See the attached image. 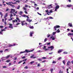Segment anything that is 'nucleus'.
Returning <instances> with one entry per match:
<instances>
[{
    "mask_svg": "<svg viewBox=\"0 0 73 73\" xmlns=\"http://www.w3.org/2000/svg\"><path fill=\"white\" fill-rule=\"evenodd\" d=\"M45 12H46V13H47V14L48 15H49V14L48 13H52L53 12V11L52 10H51L50 11V12L48 10H45Z\"/></svg>",
    "mask_w": 73,
    "mask_h": 73,
    "instance_id": "f257e3e1",
    "label": "nucleus"
},
{
    "mask_svg": "<svg viewBox=\"0 0 73 73\" xmlns=\"http://www.w3.org/2000/svg\"><path fill=\"white\" fill-rule=\"evenodd\" d=\"M25 21H21V23L22 24V25L23 26V25H25V24H26V25H27V23H25Z\"/></svg>",
    "mask_w": 73,
    "mask_h": 73,
    "instance_id": "f03ea898",
    "label": "nucleus"
},
{
    "mask_svg": "<svg viewBox=\"0 0 73 73\" xmlns=\"http://www.w3.org/2000/svg\"><path fill=\"white\" fill-rule=\"evenodd\" d=\"M35 50V49H33L30 51H29L27 50V49H26L25 50V52H26V53H29V52H33V50Z\"/></svg>",
    "mask_w": 73,
    "mask_h": 73,
    "instance_id": "7ed1b4c3",
    "label": "nucleus"
},
{
    "mask_svg": "<svg viewBox=\"0 0 73 73\" xmlns=\"http://www.w3.org/2000/svg\"><path fill=\"white\" fill-rule=\"evenodd\" d=\"M9 28H11V29H13V26L12 24H9Z\"/></svg>",
    "mask_w": 73,
    "mask_h": 73,
    "instance_id": "20e7f679",
    "label": "nucleus"
},
{
    "mask_svg": "<svg viewBox=\"0 0 73 73\" xmlns=\"http://www.w3.org/2000/svg\"><path fill=\"white\" fill-rule=\"evenodd\" d=\"M15 9H11V11L10 12L11 13H14V12H15Z\"/></svg>",
    "mask_w": 73,
    "mask_h": 73,
    "instance_id": "39448f33",
    "label": "nucleus"
},
{
    "mask_svg": "<svg viewBox=\"0 0 73 73\" xmlns=\"http://www.w3.org/2000/svg\"><path fill=\"white\" fill-rule=\"evenodd\" d=\"M54 48V47L53 46H48V49H51V50H53V49Z\"/></svg>",
    "mask_w": 73,
    "mask_h": 73,
    "instance_id": "423d86ee",
    "label": "nucleus"
},
{
    "mask_svg": "<svg viewBox=\"0 0 73 73\" xmlns=\"http://www.w3.org/2000/svg\"><path fill=\"white\" fill-rule=\"evenodd\" d=\"M59 7H60V6H59V5L56 6V8L55 9V11H57V9L59 8Z\"/></svg>",
    "mask_w": 73,
    "mask_h": 73,
    "instance_id": "0eeeda50",
    "label": "nucleus"
},
{
    "mask_svg": "<svg viewBox=\"0 0 73 73\" xmlns=\"http://www.w3.org/2000/svg\"><path fill=\"white\" fill-rule=\"evenodd\" d=\"M11 19H9V21H11V20H12V18H11V17H13V15L12 14H11L10 16Z\"/></svg>",
    "mask_w": 73,
    "mask_h": 73,
    "instance_id": "6e6552de",
    "label": "nucleus"
},
{
    "mask_svg": "<svg viewBox=\"0 0 73 73\" xmlns=\"http://www.w3.org/2000/svg\"><path fill=\"white\" fill-rule=\"evenodd\" d=\"M63 51V50L59 49L58 51V53H60L62 52Z\"/></svg>",
    "mask_w": 73,
    "mask_h": 73,
    "instance_id": "1a4fd4ad",
    "label": "nucleus"
},
{
    "mask_svg": "<svg viewBox=\"0 0 73 73\" xmlns=\"http://www.w3.org/2000/svg\"><path fill=\"white\" fill-rule=\"evenodd\" d=\"M68 25L70 27H72L73 25H72V23H69L68 24Z\"/></svg>",
    "mask_w": 73,
    "mask_h": 73,
    "instance_id": "9d476101",
    "label": "nucleus"
},
{
    "mask_svg": "<svg viewBox=\"0 0 73 73\" xmlns=\"http://www.w3.org/2000/svg\"><path fill=\"white\" fill-rule=\"evenodd\" d=\"M7 27H5L4 28V29H1V31H2V32H3V31H6V30H5V29H7Z\"/></svg>",
    "mask_w": 73,
    "mask_h": 73,
    "instance_id": "9b49d317",
    "label": "nucleus"
},
{
    "mask_svg": "<svg viewBox=\"0 0 73 73\" xmlns=\"http://www.w3.org/2000/svg\"><path fill=\"white\" fill-rule=\"evenodd\" d=\"M72 35H73V33H69L68 34V36H72Z\"/></svg>",
    "mask_w": 73,
    "mask_h": 73,
    "instance_id": "f8f14e48",
    "label": "nucleus"
},
{
    "mask_svg": "<svg viewBox=\"0 0 73 73\" xmlns=\"http://www.w3.org/2000/svg\"><path fill=\"white\" fill-rule=\"evenodd\" d=\"M34 56V55H33L32 56H31V57H30V58H36V57H33Z\"/></svg>",
    "mask_w": 73,
    "mask_h": 73,
    "instance_id": "ddd939ff",
    "label": "nucleus"
},
{
    "mask_svg": "<svg viewBox=\"0 0 73 73\" xmlns=\"http://www.w3.org/2000/svg\"><path fill=\"white\" fill-rule=\"evenodd\" d=\"M33 32H31L30 33V36H33L32 34H33Z\"/></svg>",
    "mask_w": 73,
    "mask_h": 73,
    "instance_id": "4468645a",
    "label": "nucleus"
},
{
    "mask_svg": "<svg viewBox=\"0 0 73 73\" xmlns=\"http://www.w3.org/2000/svg\"><path fill=\"white\" fill-rule=\"evenodd\" d=\"M49 9V8H52V5H48L47 7Z\"/></svg>",
    "mask_w": 73,
    "mask_h": 73,
    "instance_id": "2eb2a0df",
    "label": "nucleus"
},
{
    "mask_svg": "<svg viewBox=\"0 0 73 73\" xmlns=\"http://www.w3.org/2000/svg\"><path fill=\"white\" fill-rule=\"evenodd\" d=\"M72 5H67V6H66V7H72Z\"/></svg>",
    "mask_w": 73,
    "mask_h": 73,
    "instance_id": "dca6fc26",
    "label": "nucleus"
},
{
    "mask_svg": "<svg viewBox=\"0 0 73 73\" xmlns=\"http://www.w3.org/2000/svg\"><path fill=\"white\" fill-rule=\"evenodd\" d=\"M29 28L30 29H34V27L33 26L29 27Z\"/></svg>",
    "mask_w": 73,
    "mask_h": 73,
    "instance_id": "f3484780",
    "label": "nucleus"
},
{
    "mask_svg": "<svg viewBox=\"0 0 73 73\" xmlns=\"http://www.w3.org/2000/svg\"><path fill=\"white\" fill-rule=\"evenodd\" d=\"M55 27H56L57 28H60V26L59 25H56L55 26Z\"/></svg>",
    "mask_w": 73,
    "mask_h": 73,
    "instance_id": "a211bd4d",
    "label": "nucleus"
},
{
    "mask_svg": "<svg viewBox=\"0 0 73 73\" xmlns=\"http://www.w3.org/2000/svg\"><path fill=\"white\" fill-rule=\"evenodd\" d=\"M56 32H57L58 33H60V31L59 29H58V30L56 31Z\"/></svg>",
    "mask_w": 73,
    "mask_h": 73,
    "instance_id": "6ab92c4d",
    "label": "nucleus"
},
{
    "mask_svg": "<svg viewBox=\"0 0 73 73\" xmlns=\"http://www.w3.org/2000/svg\"><path fill=\"white\" fill-rule=\"evenodd\" d=\"M10 55H8L6 57V58H8L10 57Z\"/></svg>",
    "mask_w": 73,
    "mask_h": 73,
    "instance_id": "aec40b11",
    "label": "nucleus"
},
{
    "mask_svg": "<svg viewBox=\"0 0 73 73\" xmlns=\"http://www.w3.org/2000/svg\"><path fill=\"white\" fill-rule=\"evenodd\" d=\"M54 29L55 30V31H56L57 30V28L56 27V26H55L54 27Z\"/></svg>",
    "mask_w": 73,
    "mask_h": 73,
    "instance_id": "412c9836",
    "label": "nucleus"
},
{
    "mask_svg": "<svg viewBox=\"0 0 73 73\" xmlns=\"http://www.w3.org/2000/svg\"><path fill=\"white\" fill-rule=\"evenodd\" d=\"M53 68H51L50 69V71L51 72V73H53Z\"/></svg>",
    "mask_w": 73,
    "mask_h": 73,
    "instance_id": "4be33fe9",
    "label": "nucleus"
},
{
    "mask_svg": "<svg viewBox=\"0 0 73 73\" xmlns=\"http://www.w3.org/2000/svg\"><path fill=\"white\" fill-rule=\"evenodd\" d=\"M22 62L23 61H22V60H21L18 62V64H20V63H21V62Z\"/></svg>",
    "mask_w": 73,
    "mask_h": 73,
    "instance_id": "5701e85b",
    "label": "nucleus"
},
{
    "mask_svg": "<svg viewBox=\"0 0 73 73\" xmlns=\"http://www.w3.org/2000/svg\"><path fill=\"white\" fill-rule=\"evenodd\" d=\"M7 16H8V13H7L5 14V16L4 17H7Z\"/></svg>",
    "mask_w": 73,
    "mask_h": 73,
    "instance_id": "b1692460",
    "label": "nucleus"
},
{
    "mask_svg": "<svg viewBox=\"0 0 73 73\" xmlns=\"http://www.w3.org/2000/svg\"><path fill=\"white\" fill-rule=\"evenodd\" d=\"M20 5H18V7H17V9H20Z\"/></svg>",
    "mask_w": 73,
    "mask_h": 73,
    "instance_id": "393cba45",
    "label": "nucleus"
},
{
    "mask_svg": "<svg viewBox=\"0 0 73 73\" xmlns=\"http://www.w3.org/2000/svg\"><path fill=\"white\" fill-rule=\"evenodd\" d=\"M25 51H23V52H20V54H21V53H25Z\"/></svg>",
    "mask_w": 73,
    "mask_h": 73,
    "instance_id": "a878e982",
    "label": "nucleus"
},
{
    "mask_svg": "<svg viewBox=\"0 0 73 73\" xmlns=\"http://www.w3.org/2000/svg\"><path fill=\"white\" fill-rule=\"evenodd\" d=\"M28 66H26L24 67V69H28Z\"/></svg>",
    "mask_w": 73,
    "mask_h": 73,
    "instance_id": "bb28decb",
    "label": "nucleus"
},
{
    "mask_svg": "<svg viewBox=\"0 0 73 73\" xmlns=\"http://www.w3.org/2000/svg\"><path fill=\"white\" fill-rule=\"evenodd\" d=\"M63 53L64 54H68V52H63Z\"/></svg>",
    "mask_w": 73,
    "mask_h": 73,
    "instance_id": "cd10ccee",
    "label": "nucleus"
},
{
    "mask_svg": "<svg viewBox=\"0 0 73 73\" xmlns=\"http://www.w3.org/2000/svg\"><path fill=\"white\" fill-rule=\"evenodd\" d=\"M10 61H11V60H7L6 61V62H10Z\"/></svg>",
    "mask_w": 73,
    "mask_h": 73,
    "instance_id": "c85d7f7f",
    "label": "nucleus"
},
{
    "mask_svg": "<svg viewBox=\"0 0 73 73\" xmlns=\"http://www.w3.org/2000/svg\"><path fill=\"white\" fill-rule=\"evenodd\" d=\"M49 19V17H47L46 18H44V20H48Z\"/></svg>",
    "mask_w": 73,
    "mask_h": 73,
    "instance_id": "c756f323",
    "label": "nucleus"
},
{
    "mask_svg": "<svg viewBox=\"0 0 73 73\" xmlns=\"http://www.w3.org/2000/svg\"><path fill=\"white\" fill-rule=\"evenodd\" d=\"M38 61H42V59L39 58L38 59Z\"/></svg>",
    "mask_w": 73,
    "mask_h": 73,
    "instance_id": "7c9ffc66",
    "label": "nucleus"
},
{
    "mask_svg": "<svg viewBox=\"0 0 73 73\" xmlns=\"http://www.w3.org/2000/svg\"><path fill=\"white\" fill-rule=\"evenodd\" d=\"M13 45H11V44H9V47H11V46H13Z\"/></svg>",
    "mask_w": 73,
    "mask_h": 73,
    "instance_id": "2f4dec72",
    "label": "nucleus"
},
{
    "mask_svg": "<svg viewBox=\"0 0 73 73\" xmlns=\"http://www.w3.org/2000/svg\"><path fill=\"white\" fill-rule=\"evenodd\" d=\"M23 9L24 10H25V11H27V9L26 8H25V7H23Z\"/></svg>",
    "mask_w": 73,
    "mask_h": 73,
    "instance_id": "473e14b6",
    "label": "nucleus"
},
{
    "mask_svg": "<svg viewBox=\"0 0 73 73\" xmlns=\"http://www.w3.org/2000/svg\"><path fill=\"white\" fill-rule=\"evenodd\" d=\"M23 14V12L22 11H21L20 12L19 14L20 15H21Z\"/></svg>",
    "mask_w": 73,
    "mask_h": 73,
    "instance_id": "72a5a7b5",
    "label": "nucleus"
},
{
    "mask_svg": "<svg viewBox=\"0 0 73 73\" xmlns=\"http://www.w3.org/2000/svg\"><path fill=\"white\" fill-rule=\"evenodd\" d=\"M53 34V35H55V34H56V32H53L52 33Z\"/></svg>",
    "mask_w": 73,
    "mask_h": 73,
    "instance_id": "f704fd0d",
    "label": "nucleus"
},
{
    "mask_svg": "<svg viewBox=\"0 0 73 73\" xmlns=\"http://www.w3.org/2000/svg\"><path fill=\"white\" fill-rule=\"evenodd\" d=\"M50 35H47V37H48V38H49V37H50Z\"/></svg>",
    "mask_w": 73,
    "mask_h": 73,
    "instance_id": "c9c22d12",
    "label": "nucleus"
},
{
    "mask_svg": "<svg viewBox=\"0 0 73 73\" xmlns=\"http://www.w3.org/2000/svg\"><path fill=\"white\" fill-rule=\"evenodd\" d=\"M10 6H12V8H14L15 7V6L13 5H11Z\"/></svg>",
    "mask_w": 73,
    "mask_h": 73,
    "instance_id": "e433bc0d",
    "label": "nucleus"
},
{
    "mask_svg": "<svg viewBox=\"0 0 73 73\" xmlns=\"http://www.w3.org/2000/svg\"><path fill=\"white\" fill-rule=\"evenodd\" d=\"M25 13H26V14H28V13L27 12V10L25 11Z\"/></svg>",
    "mask_w": 73,
    "mask_h": 73,
    "instance_id": "4c0bfd02",
    "label": "nucleus"
},
{
    "mask_svg": "<svg viewBox=\"0 0 73 73\" xmlns=\"http://www.w3.org/2000/svg\"><path fill=\"white\" fill-rule=\"evenodd\" d=\"M3 27H4V26H0V28H1V29H2V28H3Z\"/></svg>",
    "mask_w": 73,
    "mask_h": 73,
    "instance_id": "58836bf2",
    "label": "nucleus"
},
{
    "mask_svg": "<svg viewBox=\"0 0 73 73\" xmlns=\"http://www.w3.org/2000/svg\"><path fill=\"white\" fill-rule=\"evenodd\" d=\"M47 40V38H46L44 40V42H45Z\"/></svg>",
    "mask_w": 73,
    "mask_h": 73,
    "instance_id": "ea45409f",
    "label": "nucleus"
},
{
    "mask_svg": "<svg viewBox=\"0 0 73 73\" xmlns=\"http://www.w3.org/2000/svg\"><path fill=\"white\" fill-rule=\"evenodd\" d=\"M69 63H70V62L69 61L67 62V65H69Z\"/></svg>",
    "mask_w": 73,
    "mask_h": 73,
    "instance_id": "a19ab883",
    "label": "nucleus"
},
{
    "mask_svg": "<svg viewBox=\"0 0 73 73\" xmlns=\"http://www.w3.org/2000/svg\"><path fill=\"white\" fill-rule=\"evenodd\" d=\"M4 19H5V21H6V20H7V18H6V17H4Z\"/></svg>",
    "mask_w": 73,
    "mask_h": 73,
    "instance_id": "79ce46f5",
    "label": "nucleus"
},
{
    "mask_svg": "<svg viewBox=\"0 0 73 73\" xmlns=\"http://www.w3.org/2000/svg\"><path fill=\"white\" fill-rule=\"evenodd\" d=\"M25 7H26V8H27V7H28V5H26Z\"/></svg>",
    "mask_w": 73,
    "mask_h": 73,
    "instance_id": "37998d69",
    "label": "nucleus"
},
{
    "mask_svg": "<svg viewBox=\"0 0 73 73\" xmlns=\"http://www.w3.org/2000/svg\"><path fill=\"white\" fill-rule=\"evenodd\" d=\"M29 18H27V19H26V21H27L29 22Z\"/></svg>",
    "mask_w": 73,
    "mask_h": 73,
    "instance_id": "c03bdc74",
    "label": "nucleus"
},
{
    "mask_svg": "<svg viewBox=\"0 0 73 73\" xmlns=\"http://www.w3.org/2000/svg\"><path fill=\"white\" fill-rule=\"evenodd\" d=\"M8 3H9V5H10L11 6V5H12V4H11V2H9Z\"/></svg>",
    "mask_w": 73,
    "mask_h": 73,
    "instance_id": "a18cd8bd",
    "label": "nucleus"
},
{
    "mask_svg": "<svg viewBox=\"0 0 73 73\" xmlns=\"http://www.w3.org/2000/svg\"><path fill=\"white\" fill-rule=\"evenodd\" d=\"M63 63L65 65V60H63L62 61Z\"/></svg>",
    "mask_w": 73,
    "mask_h": 73,
    "instance_id": "49530a36",
    "label": "nucleus"
},
{
    "mask_svg": "<svg viewBox=\"0 0 73 73\" xmlns=\"http://www.w3.org/2000/svg\"><path fill=\"white\" fill-rule=\"evenodd\" d=\"M9 9H6V11H9Z\"/></svg>",
    "mask_w": 73,
    "mask_h": 73,
    "instance_id": "de8ad7c7",
    "label": "nucleus"
},
{
    "mask_svg": "<svg viewBox=\"0 0 73 73\" xmlns=\"http://www.w3.org/2000/svg\"><path fill=\"white\" fill-rule=\"evenodd\" d=\"M37 66H38V67L39 66H40V64L39 63L38 64Z\"/></svg>",
    "mask_w": 73,
    "mask_h": 73,
    "instance_id": "09e8293b",
    "label": "nucleus"
},
{
    "mask_svg": "<svg viewBox=\"0 0 73 73\" xmlns=\"http://www.w3.org/2000/svg\"><path fill=\"white\" fill-rule=\"evenodd\" d=\"M27 16H26V15L24 14L23 15V17H25Z\"/></svg>",
    "mask_w": 73,
    "mask_h": 73,
    "instance_id": "8fccbe9b",
    "label": "nucleus"
},
{
    "mask_svg": "<svg viewBox=\"0 0 73 73\" xmlns=\"http://www.w3.org/2000/svg\"><path fill=\"white\" fill-rule=\"evenodd\" d=\"M56 61H54L52 62L53 64H56Z\"/></svg>",
    "mask_w": 73,
    "mask_h": 73,
    "instance_id": "3c124183",
    "label": "nucleus"
},
{
    "mask_svg": "<svg viewBox=\"0 0 73 73\" xmlns=\"http://www.w3.org/2000/svg\"><path fill=\"white\" fill-rule=\"evenodd\" d=\"M46 48V46H44V47L43 48V49L44 50L46 49L45 48Z\"/></svg>",
    "mask_w": 73,
    "mask_h": 73,
    "instance_id": "603ef678",
    "label": "nucleus"
},
{
    "mask_svg": "<svg viewBox=\"0 0 73 73\" xmlns=\"http://www.w3.org/2000/svg\"><path fill=\"white\" fill-rule=\"evenodd\" d=\"M19 24H20V23H17L16 24V25H19Z\"/></svg>",
    "mask_w": 73,
    "mask_h": 73,
    "instance_id": "864d4df0",
    "label": "nucleus"
},
{
    "mask_svg": "<svg viewBox=\"0 0 73 73\" xmlns=\"http://www.w3.org/2000/svg\"><path fill=\"white\" fill-rule=\"evenodd\" d=\"M0 15H1V16H3V15L2 14V13L1 12H0Z\"/></svg>",
    "mask_w": 73,
    "mask_h": 73,
    "instance_id": "5fc2aeb1",
    "label": "nucleus"
},
{
    "mask_svg": "<svg viewBox=\"0 0 73 73\" xmlns=\"http://www.w3.org/2000/svg\"><path fill=\"white\" fill-rule=\"evenodd\" d=\"M46 62V60H44V61H42V62L43 63V62Z\"/></svg>",
    "mask_w": 73,
    "mask_h": 73,
    "instance_id": "6e6d98bb",
    "label": "nucleus"
},
{
    "mask_svg": "<svg viewBox=\"0 0 73 73\" xmlns=\"http://www.w3.org/2000/svg\"><path fill=\"white\" fill-rule=\"evenodd\" d=\"M42 59H46V57H42Z\"/></svg>",
    "mask_w": 73,
    "mask_h": 73,
    "instance_id": "4d7b16f0",
    "label": "nucleus"
},
{
    "mask_svg": "<svg viewBox=\"0 0 73 73\" xmlns=\"http://www.w3.org/2000/svg\"><path fill=\"white\" fill-rule=\"evenodd\" d=\"M61 58H62L60 57L58 59V60H60V59H61Z\"/></svg>",
    "mask_w": 73,
    "mask_h": 73,
    "instance_id": "13d9d810",
    "label": "nucleus"
},
{
    "mask_svg": "<svg viewBox=\"0 0 73 73\" xmlns=\"http://www.w3.org/2000/svg\"><path fill=\"white\" fill-rule=\"evenodd\" d=\"M14 60H17V58H16V57L15 58Z\"/></svg>",
    "mask_w": 73,
    "mask_h": 73,
    "instance_id": "bf43d9fd",
    "label": "nucleus"
},
{
    "mask_svg": "<svg viewBox=\"0 0 73 73\" xmlns=\"http://www.w3.org/2000/svg\"><path fill=\"white\" fill-rule=\"evenodd\" d=\"M16 2L18 3H20V1H17Z\"/></svg>",
    "mask_w": 73,
    "mask_h": 73,
    "instance_id": "052dcab7",
    "label": "nucleus"
},
{
    "mask_svg": "<svg viewBox=\"0 0 73 73\" xmlns=\"http://www.w3.org/2000/svg\"><path fill=\"white\" fill-rule=\"evenodd\" d=\"M49 18L50 19H52L53 17H49Z\"/></svg>",
    "mask_w": 73,
    "mask_h": 73,
    "instance_id": "680f3d73",
    "label": "nucleus"
},
{
    "mask_svg": "<svg viewBox=\"0 0 73 73\" xmlns=\"http://www.w3.org/2000/svg\"><path fill=\"white\" fill-rule=\"evenodd\" d=\"M52 40H55V38L53 37L52 38Z\"/></svg>",
    "mask_w": 73,
    "mask_h": 73,
    "instance_id": "e2e57ef3",
    "label": "nucleus"
},
{
    "mask_svg": "<svg viewBox=\"0 0 73 73\" xmlns=\"http://www.w3.org/2000/svg\"><path fill=\"white\" fill-rule=\"evenodd\" d=\"M32 21V19H31V20H29L28 22H31V21Z\"/></svg>",
    "mask_w": 73,
    "mask_h": 73,
    "instance_id": "0e129e2a",
    "label": "nucleus"
},
{
    "mask_svg": "<svg viewBox=\"0 0 73 73\" xmlns=\"http://www.w3.org/2000/svg\"><path fill=\"white\" fill-rule=\"evenodd\" d=\"M25 58V56H23L22 57V59H23V58Z\"/></svg>",
    "mask_w": 73,
    "mask_h": 73,
    "instance_id": "69168bd1",
    "label": "nucleus"
},
{
    "mask_svg": "<svg viewBox=\"0 0 73 73\" xmlns=\"http://www.w3.org/2000/svg\"><path fill=\"white\" fill-rule=\"evenodd\" d=\"M4 23L5 25H6V24H7V22H6V21H5Z\"/></svg>",
    "mask_w": 73,
    "mask_h": 73,
    "instance_id": "338daca9",
    "label": "nucleus"
},
{
    "mask_svg": "<svg viewBox=\"0 0 73 73\" xmlns=\"http://www.w3.org/2000/svg\"><path fill=\"white\" fill-rule=\"evenodd\" d=\"M50 42H48V43L47 45H50Z\"/></svg>",
    "mask_w": 73,
    "mask_h": 73,
    "instance_id": "774afa93",
    "label": "nucleus"
}]
</instances>
